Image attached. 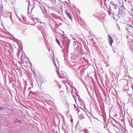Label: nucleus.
<instances>
[{"label":"nucleus","mask_w":133,"mask_h":133,"mask_svg":"<svg viewBox=\"0 0 133 133\" xmlns=\"http://www.w3.org/2000/svg\"><path fill=\"white\" fill-rule=\"evenodd\" d=\"M70 121L72 123L73 121V119L71 117V119L70 120Z\"/></svg>","instance_id":"423d86ee"},{"label":"nucleus","mask_w":133,"mask_h":133,"mask_svg":"<svg viewBox=\"0 0 133 133\" xmlns=\"http://www.w3.org/2000/svg\"><path fill=\"white\" fill-rule=\"evenodd\" d=\"M51 51L52 53L53 54H54V50L52 48H50L49 49V51L50 53V51Z\"/></svg>","instance_id":"20e7f679"},{"label":"nucleus","mask_w":133,"mask_h":133,"mask_svg":"<svg viewBox=\"0 0 133 133\" xmlns=\"http://www.w3.org/2000/svg\"><path fill=\"white\" fill-rule=\"evenodd\" d=\"M120 101H121V100H120ZM120 102H121V103H122V102H121V101H120Z\"/></svg>","instance_id":"f8f14e48"},{"label":"nucleus","mask_w":133,"mask_h":133,"mask_svg":"<svg viewBox=\"0 0 133 133\" xmlns=\"http://www.w3.org/2000/svg\"><path fill=\"white\" fill-rule=\"evenodd\" d=\"M108 37H109L108 41L110 44L111 46V44L113 42V40L111 36L108 35Z\"/></svg>","instance_id":"f257e3e1"},{"label":"nucleus","mask_w":133,"mask_h":133,"mask_svg":"<svg viewBox=\"0 0 133 133\" xmlns=\"http://www.w3.org/2000/svg\"><path fill=\"white\" fill-rule=\"evenodd\" d=\"M0 109H1V110H3V108H2V107H0Z\"/></svg>","instance_id":"9d476101"},{"label":"nucleus","mask_w":133,"mask_h":133,"mask_svg":"<svg viewBox=\"0 0 133 133\" xmlns=\"http://www.w3.org/2000/svg\"><path fill=\"white\" fill-rule=\"evenodd\" d=\"M121 104L122 105H123V106H124L125 105V103H123V102H122V103H121Z\"/></svg>","instance_id":"0eeeda50"},{"label":"nucleus","mask_w":133,"mask_h":133,"mask_svg":"<svg viewBox=\"0 0 133 133\" xmlns=\"http://www.w3.org/2000/svg\"><path fill=\"white\" fill-rule=\"evenodd\" d=\"M32 9H31V11H32Z\"/></svg>","instance_id":"4468645a"},{"label":"nucleus","mask_w":133,"mask_h":133,"mask_svg":"<svg viewBox=\"0 0 133 133\" xmlns=\"http://www.w3.org/2000/svg\"><path fill=\"white\" fill-rule=\"evenodd\" d=\"M84 119V118H81V119L82 120V119Z\"/></svg>","instance_id":"9b49d317"},{"label":"nucleus","mask_w":133,"mask_h":133,"mask_svg":"<svg viewBox=\"0 0 133 133\" xmlns=\"http://www.w3.org/2000/svg\"><path fill=\"white\" fill-rule=\"evenodd\" d=\"M76 100H75V102H76Z\"/></svg>","instance_id":"ddd939ff"},{"label":"nucleus","mask_w":133,"mask_h":133,"mask_svg":"<svg viewBox=\"0 0 133 133\" xmlns=\"http://www.w3.org/2000/svg\"><path fill=\"white\" fill-rule=\"evenodd\" d=\"M56 42L60 46V45L59 44V42L57 38L56 39Z\"/></svg>","instance_id":"39448f33"},{"label":"nucleus","mask_w":133,"mask_h":133,"mask_svg":"<svg viewBox=\"0 0 133 133\" xmlns=\"http://www.w3.org/2000/svg\"><path fill=\"white\" fill-rule=\"evenodd\" d=\"M65 13L68 16V17L71 20H72V18L70 16L68 12L66 10H65Z\"/></svg>","instance_id":"7ed1b4c3"},{"label":"nucleus","mask_w":133,"mask_h":133,"mask_svg":"<svg viewBox=\"0 0 133 133\" xmlns=\"http://www.w3.org/2000/svg\"><path fill=\"white\" fill-rule=\"evenodd\" d=\"M113 6H114V7H115V8H116V6L115 4H113Z\"/></svg>","instance_id":"6e6552de"},{"label":"nucleus","mask_w":133,"mask_h":133,"mask_svg":"<svg viewBox=\"0 0 133 133\" xmlns=\"http://www.w3.org/2000/svg\"><path fill=\"white\" fill-rule=\"evenodd\" d=\"M72 96L74 100H79L80 99V97L77 93H75L74 95H72Z\"/></svg>","instance_id":"f03ea898"},{"label":"nucleus","mask_w":133,"mask_h":133,"mask_svg":"<svg viewBox=\"0 0 133 133\" xmlns=\"http://www.w3.org/2000/svg\"><path fill=\"white\" fill-rule=\"evenodd\" d=\"M83 59L85 61H86L87 62H88V61L86 60V59H85V57H83Z\"/></svg>","instance_id":"1a4fd4ad"}]
</instances>
